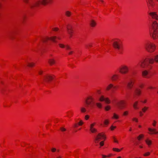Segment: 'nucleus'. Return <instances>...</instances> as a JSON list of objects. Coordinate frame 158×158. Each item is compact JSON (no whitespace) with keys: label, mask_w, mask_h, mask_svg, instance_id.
<instances>
[{"label":"nucleus","mask_w":158,"mask_h":158,"mask_svg":"<svg viewBox=\"0 0 158 158\" xmlns=\"http://www.w3.org/2000/svg\"><path fill=\"white\" fill-rule=\"evenodd\" d=\"M112 45L115 48L119 50L121 48L122 43L119 40H114L113 41Z\"/></svg>","instance_id":"nucleus-5"},{"label":"nucleus","mask_w":158,"mask_h":158,"mask_svg":"<svg viewBox=\"0 0 158 158\" xmlns=\"http://www.w3.org/2000/svg\"><path fill=\"white\" fill-rule=\"evenodd\" d=\"M136 119H137L136 118H133L132 119L133 121H135V120H136Z\"/></svg>","instance_id":"nucleus-55"},{"label":"nucleus","mask_w":158,"mask_h":158,"mask_svg":"<svg viewBox=\"0 0 158 158\" xmlns=\"http://www.w3.org/2000/svg\"><path fill=\"white\" fill-rule=\"evenodd\" d=\"M43 73V71H40L39 72V73L40 74H41Z\"/></svg>","instance_id":"nucleus-52"},{"label":"nucleus","mask_w":158,"mask_h":158,"mask_svg":"<svg viewBox=\"0 0 158 158\" xmlns=\"http://www.w3.org/2000/svg\"><path fill=\"white\" fill-rule=\"evenodd\" d=\"M77 126H78V125L77 124H75L74 125V127H77Z\"/></svg>","instance_id":"nucleus-54"},{"label":"nucleus","mask_w":158,"mask_h":158,"mask_svg":"<svg viewBox=\"0 0 158 158\" xmlns=\"http://www.w3.org/2000/svg\"><path fill=\"white\" fill-rule=\"evenodd\" d=\"M149 131L150 132V134H157L158 133V131H157L155 129H152L151 128H148Z\"/></svg>","instance_id":"nucleus-20"},{"label":"nucleus","mask_w":158,"mask_h":158,"mask_svg":"<svg viewBox=\"0 0 158 158\" xmlns=\"http://www.w3.org/2000/svg\"><path fill=\"white\" fill-rule=\"evenodd\" d=\"M89 47H92V45H91V44H89Z\"/></svg>","instance_id":"nucleus-61"},{"label":"nucleus","mask_w":158,"mask_h":158,"mask_svg":"<svg viewBox=\"0 0 158 158\" xmlns=\"http://www.w3.org/2000/svg\"><path fill=\"white\" fill-rule=\"evenodd\" d=\"M60 129L62 131H66V129L63 127H60Z\"/></svg>","instance_id":"nucleus-39"},{"label":"nucleus","mask_w":158,"mask_h":158,"mask_svg":"<svg viewBox=\"0 0 158 158\" xmlns=\"http://www.w3.org/2000/svg\"><path fill=\"white\" fill-rule=\"evenodd\" d=\"M89 118V115H87L85 116V119L86 120H87Z\"/></svg>","instance_id":"nucleus-43"},{"label":"nucleus","mask_w":158,"mask_h":158,"mask_svg":"<svg viewBox=\"0 0 158 158\" xmlns=\"http://www.w3.org/2000/svg\"><path fill=\"white\" fill-rule=\"evenodd\" d=\"M149 14L152 18L156 20L158 19V15L155 12H151Z\"/></svg>","instance_id":"nucleus-17"},{"label":"nucleus","mask_w":158,"mask_h":158,"mask_svg":"<svg viewBox=\"0 0 158 158\" xmlns=\"http://www.w3.org/2000/svg\"><path fill=\"white\" fill-rule=\"evenodd\" d=\"M34 64H35L34 63H28V66L30 67H33L34 65Z\"/></svg>","instance_id":"nucleus-35"},{"label":"nucleus","mask_w":158,"mask_h":158,"mask_svg":"<svg viewBox=\"0 0 158 158\" xmlns=\"http://www.w3.org/2000/svg\"><path fill=\"white\" fill-rule=\"evenodd\" d=\"M68 32L69 34H71L73 33V31L72 30V27L70 26H68L67 27Z\"/></svg>","instance_id":"nucleus-25"},{"label":"nucleus","mask_w":158,"mask_h":158,"mask_svg":"<svg viewBox=\"0 0 158 158\" xmlns=\"http://www.w3.org/2000/svg\"><path fill=\"white\" fill-rule=\"evenodd\" d=\"M113 150L114 151H116L118 152H120L121 150L120 149L115 148H113Z\"/></svg>","instance_id":"nucleus-37"},{"label":"nucleus","mask_w":158,"mask_h":158,"mask_svg":"<svg viewBox=\"0 0 158 158\" xmlns=\"http://www.w3.org/2000/svg\"><path fill=\"white\" fill-rule=\"evenodd\" d=\"M131 130H132L131 128H130L129 129V131H131Z\"/></svg>","instance_id":"nucleus-62"},{"label":"nucleus","mask_w":158,"mask_h":158,"mask_svg":"<svg viewBox=\"0 0 158 158\" xmlns=\"http://www.w3.org/2000/svg\"><path fill=\"white\" fill-rule=\"evenodd\" d=\"M138 102L136 101L133 104V106L135 109H138V107L137 106V105L138 104Z\"/></svg>","instance_id":"nucleus-30"},{"label":"nucleus","mask_w":158,"mask_h":158,"mask_svg":"<svg viewBox=\"0 0 158 158\" xmlns=\"http://www.w3.org/2000/svg\"><path fill=\"white\" fill-rule=\"evenodd\" d=\"M23 0L26 3L28 4L29 7L32 10H35L41 4L45 5L52 2V0H32L29 3V0Z\"/></svg>","instance_id":"nucleus-1"},{"label":"nucleus","mask_w":158,"mask_h":158,"mask_svg":"<svg viewBox=\"0 0 158 158\" xmlns=\"http://www.w3.org/2000/svg\"><path fill=\"white\" fill-rule=\"evenodd\" d=\"M116 128L115 127H114L113 126H112L111 127L110 129L111 130H113L114 129Z\"/></svg>","instance_id":"nucleus-46"},{"label":"nucleus","mask_w":158,"mask_h":158,"mask_svg":"<svg viewBox=\"0 0 158 158\" xmlns=\"http://www.w3.org/2000/svg\"><path fill=\"white\" fill-rule=\"evenodd\" d=\"M58 30V28H54L53 29V30L54 31H57Z\"/></svg>","instance_id":"nucleus-50"},{"label":"nucleus","mask_w":158,"mask_h":158,"mask_svg":"<svg viewBox=\"0 0 158 158\" xmlns=\"http://www.w3.org/2000/svg\"><path fill=\"white\" fill-rule=\"evenodd\" d=\"M119 72L123 74L127 73L129 71V68L126 65H123L119 68Z\"/></svg>","instance_id":"nucleus-6"},{"label":"nucleus","mask_w":158,"mask_h":158,"mask_svg":"<svg viewBox=\"0 0 158 158\" xmlns=\"http://www.w3.org/2000/svg\"><path fill=\"white\" fill-rule=\"evenodd\" d=\"M95 104L96 105V106L98 108H102V105L100 103H99V102L96 103L95 102Z\"/></svg>","instance_id":"nucleus-31"},{"label":"nucleus","mask_w":158,"mask_h":158,"mask_svg":"<svg viewBox=\"0 0 158 158\" xmlns=\"http://www.w3.org/2000/svg\"><path fill=\"white\" fill-rule=\"evenodd\" d=\"M59 46L61 48L65 47L67 49H71L70 47L68 45L65 46L62 44H59Z\"/></svg>","instance_id":"nucleus-23"},{"label":"nucleus","mask_w":158,"mask_h":158,"mask_svg":"<svg viewBox=\"0 0 158 158\" xmlns=\"http://www.w3.org/2000/svg\"><path fill=\"white\" fill-rule=\"evenodd\" d=\"M48 63L51 65L54 64L55 63V60L53 59H49L48 60Z\"/></svg>","instance_id":"nucleus-27"},{"label":"nucleus","mask_w":158,"mask_h":158,"mask_svg":"<svg viewBox=\"0 0 158 158\" xmlns=\"http://www.w3.org/2000/svg\"><path fill=\"white\" fill-rule=\"evenodd\" d=\"M104 123L105 125H107L109 123V121L107 120H106L104 122Z\"/></svg>","instance_id":"nucleus-41"},{"label":"nucleus","mask_w":158,"mask_h":158,"mask_svg":"<svg viewBox=\"0 0 158 158\" xmlns=\"http://www.w3.org/2000/svg\"><path fill=\"white\" fill-rule=\"evenodd\" d=\"M105 139L106 137L102 133H99L97 135L96 138H95V142L96 143H98L99 140L102 139Z\"/></svg>","instance_id":"nucleus-7"},{"label":"nucleus","mask_w":158,"mask_h":158,"mask_svg":"<svg viewBox=\"0 0 158 158\" xmlns=\"http://www.w3.org/2000/svg\"><path fill=\"white\" fill-rule=\"evenodd\" d=\"M136 94L137 95H139L141 94V91L140 89H136L135 91Z\"/></svg>","instance_id":"nucleus-26"},{"label":"nucleus","mask_w":158,"mask_h":158,"mask_svg":"<svg viewBox=\"0 0 158 158\" xmlns=\"http://www.w3.org/2000/svg\"><path fill=\"white\" fill-rule=\"evenodd\" d=\"M125 102L124 101H121L116 103V105L119 109H122L124 107Z\"/></svg>","instance_id":"nucleus-9"},{"label":"nucleus","mask_w":158,"mask_h":158,"mask_svg":"<svg viewBox=\"0 0 158 158\" xmlns=\"http://www.w3.org/2000/svg\"><path fill=\"white\" fill-rule=\"evenodd\" d=\"M139 147L141 148H143V147L141 146H139Z\"/></svg>","instance_id":"nucleus-63"},{"label":"nucleus","mask_w":158,"mask_h":158,"mask_svg":"<svg viewBox=\"0 0 158 158\" xmlns=\"http://www.w3.org/2000/svg\"><path fill=\"white\" fill-rule=\"evenodd\" d=\"M145 142L149 146L151 145L152 143V141L148 139L145 140Z\"/></svg>","instance_id":"nucleus-28"},{"label":"nucleus","mask_w":158,"mask_h":158,"mask_svg":"<svg viewBox=\"0 0 158 158\" xmlns=\"http://www.w3.org/2000/svg\"><path fill=\"white\" fill-rule=\"evenodd\" d=\"M86 107L88 109L93 108L95 103V99L92 96H88L85 99Z\"/></svg>","instance_id":"nucleus-3"},{"label":"nucleus","mask_w":158,"mask_h":158,"mask_svg":"<svg viewBox=\"0 0 158 158\" xmlns=\"http://www.w3.org/2000/svg\"><path fill=\"white\" fill-rule=\"evenodd\" d=\"M83 122L81 120L78 123V124L79 125H81L83 124Z\"/></svg>","instance_id":"nucleus-44"},{"label":"nucleus","mask_w":158,"mask_h":158,"mask_svg":"<svg viewBox=\"0 0 158 158\" xmlns=\"http://www.w3.org/2000/svg\"><path fill=\"white\" fill-rule=\"evenodd\" d=\"M150 152H147L146 153H145L144 154H143V155L144 156H148L150 155Z\"/></svg>","instance_id":"nucleus-40"},{"label":"nucleus","mask_w":158,"mask_h":158,"mask_svg":"<svg viewBox=\"0 0 158 158\" xmlns=\"http://www.w3.org/2000/svg\"><path fill=\"white\" fill-rule=\"evenodd\" d=\"M119 116L118 115L116 114L115 113L114 114L113 118H114L117 119L118 118Z\"/></svg>","instance_id":"nucleus-34"},{"label":"nucleus","mask_w":158,"mask_h":158,"mask_svg":"<svg viewBox=\"0 0 158 158\" xmlns=\"http://www.w3.org/2000/svg\"><path fill=\"white\" fill-rule=\"evenodd\" d=\"M142 75L144 77L149 78L148 71L147 70H145L142 72Z\"/></svg>","instance_id":"nucleus-19"},{"label":"nucleus","mask_w":158,"mask_h":158,"mask_svg":"<svg viewBox=\"0 0 158 158\" xmlns=\"http://www.w3.org/2000/svg\"><path fill=\"white\" fill-rule=\"evenodd\" d=\"M143 137V135L141 134L139 135V136L137 137V139L138 140H140L141 138Z\"/></svg>","instance_id":"nucleus-36"},{"label":"nucleus","mask_w":158,"mask_h":158,"mask_svg":"<svg viewBox=\"0 0 158 158\" xmlns=\"http://www.w3.org/2000/svg\"><path fill=\"white\" fill-rule=\"evenodd\" d=\"M133 83H134L132 80H131L127 83V86L129 89H131L133 85Z\"/></svg>","instance_id":"nucleus-16"},{"label":"nucleus","mask_w":158,"mask_h":158,"mask_svg":"<svg viewBox=\"0 0 158 158\" xmlns=\"http://www.w3.org/2000/svg\"><path fill=\"white\" fill-rule=\"evenodd\" d=\"M89 24L91 27H94L96 25V23L94 20L92 19L90 21Z\"/></svg>","instance_id":"nucleus-22"},{"label":"nucleus","mask_w":158,"mask_h":158,"mask_svg":"<svg viewBox=\"0 0 158 158\" xmlns=\"http://www.w3.org/2000/svg\"><path fill=\"white\" fill-rule=\"evenodd\" d=\"M119 75L117 74H114L111 77V79L113 81H116L118 79Z\"/></svg>","instance_id":"nucleus-21"},{"label":"nucleus","mask_w":158,"mask_h":158,"mask_svg":"<svg viewBox=\"0 0 158 158\" xmlns=\"http://www.w3.org/2000/svg\"><path fill=\"white\" fill-rule=\"evenodd\" d=\"M57 38L56 37V36H53L51 37L50 38L49 37H46L44 38V39L43 40V42H45L47 40H50L52 41L55 42H57V41H56V39Z\"/></svg>","instance_id":"nucleus-12"},{"label":"nucleus","mask_w":158,"mask_h":158,"mask_svg":"<svg viewBox=\"0 0 158 158\" xmlns=\"http://www.w3.org/2000/svg\"><path fill=\"white\" fill-rule=\"evenodd\" d=\"M148 5L149 8L150 6L152 7L153 6L154 4L153 0H148Z\"/></svg>","instance_id":"nucleus-24"},{"label":"nucleus","mask_w":158,"mask_h":158,"mask_svg":"<svg viewBox=\"0 0 158 158\" xmlns=\"http://www.w3.org/2000/svg\"><path fill=\"white\" fill-rule=\"evenodd\" d=\"M139 87L141 88H142L143 87V85L142 84H141L139 85Z\"/></svg>","instance_id":"nucleus-53"},{"label":"nucleus","mask_w":158,"mask_h":158,"mask_svg":"<svg viewBox=\"0 0 158 158\" xmlns=\"http://www.w3.org/2000/svg\"><path fill=\"white\" fill-rule=\"evenodd\" d=\"M114 141V142L118 143V141L114 137H113Z\"/></svg>","instance_id":"nucleus-48"},{"label":"nucleus","mask_w":158,"mask_h":158,"mask_svg":"<svg viewBox=\"0 0 158 158\" xmlns=\"http://www.w3.org/2000/svg\"><path fill=\"white\" fill-rule=\"evenodd\" d=\"M104 141H102L100 143V144L101 146H102L104 145Z\"/></svg>","instance_id":"nucleus-45"},{"label":"nucleus","mask_w":158,"mask_h":158,"mask_svg":"<svg viewBox=\"0 0 158 158\" xmlns=\"http://www.w3.org/2000/svg\"><path fill=\"white\" fill-rule=\"evenodd\" d=\"M96 125V123L94 122L90 124L89 126V130L92 133H95L97 132V130L94 127Z\"/></svg>","instance_id":"nucleus-8"},{"label":"nucleus","mask_w":158,"mask_h":158,"mask_svg":"<svg viewBox=\"0 0 158 158\" xmlns=\"http://www.w3.org/2000/svg\"><path fill=\"white\" fill-rule=\"evenodd\" d=\"M150 35L154 39H156L158 37V31L157 30H153V32H151Z\"/></svg>","instance_id":"nucleus-10"},{"label":"nucleus","mask_w":158,"mask_h":158,"mask_svg":"<svg viewBox=\"0 0 158 158\" xmlns=\"http://www.w3.org/2000/svg\"><path fill=\"white\" fill-rule=\"evenodd\" d=\"M152 27L153 30H157L158 27V24L156 21H152Z\"/></svg>","instance_id":"nucleus-14"},{"label":"nucleus","mask_w":158,"mask_h":158,"mask_svg":"<svg viewBox=\"0 0 158 158\" xmlns=\"http://www.w3.org/2000/svg\"><path fill=\"white\" fill-rule=\"evenodd\" d=\"M69 35H70V37H71L72 36V33H71V34H69Z\"/></svg>","instance_id":"nucleus-57"},{"label":"nucleus","mask_w":158,"mask_h":158,"mask_svg":"<svg viewBox=\"0 0 158 158\" xmlns=\"http://www.w3.org/2000/svg\"><path fill=\"white\" fill-rule=\"evenodd\" d=\"M135 121L136 122H138V119L137 118L136 119V120H135Z\"/></svg>","instance_id":"nucleus-59"},{"label":"nucleus","mask_w":158,"mask_h":158,"mask_svg":"<svg viewBox=\"0 0 158 158\" xmlns=\"http://www.w3.org/2000/svg\"><path fill=\"white\" fill-rule=\"evenodd\" d=\"M105 109L106 110H108L110 109V107L109 106H107L106 107Z\"/></svg>","instance_id":"nucleus-38"},{"label":"nucleus","mask_w":158,"mask_h":158,"mask_svg":"<svg viewBox=\"0 0 158 158\" xmlns=\"http://www.w3.org/2000/svg\"><path fill=\"white\" fill-rule=\"evenodd\" d=\"M99 100L101 102L104 101L105 102L107 103H110V100L109 98H105L103 96H101L99 98Z\"/></svg>","instance_id":"nucleus-13"},{"label":"nucleus","mask_w":158,"mask_h":158,"mask_svg":"<svg viewBox=\"0 0 158 158\" xmlns=\"http://www.w3.org/2000/svg\"><path fill=\"white\" fill-rule=\"evenodd\" d=\"M73 53V51H71L70 52H69V55H71Z\"/></svg>","instance_id":"nucleus-51"},{"label":"nucleus","mask_w":158,"mask_h":158,"mask_svg":"<svg viewBox=\"0 0 158 158\" xmlns=\"http://www.w3.org/2000/svg\"><path fill=\"white\" fill-rule=\"evenodd\" d=\"M100 1L102 2H104L102 0H100Z\"/></svg>","instance_id":"nucleus-64"},{"label":"nucleus","mask_w":158,"mask_h":158,"mask_svg":"<svg viewBox=\"0 0 158 158\" xmlns=\"http://www.w3.org/2000/svg\"><path fill=\"white\" fill-rule=\"evenodd\" d=\"M128 111H125L123 113V115H127L128 114Z\"/></svg>","instance_id":"nucleus-42"},{"label":"nucleus","mask_w":158,"mask_h":158,"mask_svg":"<svg viewBox=\"0 0 158 158\" xmlns=\"http://www.w3.org/2000/svg\"><path fill=\"white\" fill-rule=\"evenodd\" d=\"M148 109V107L145 106L142 109V110L143 112H145Z\"/></svg>","instance_id":"nucleus-33"},{"label":"nucleus","mask_w":158,"mask_h":158,"mask_svg":"<svg viewBox=\"0 0 158 158\" xmlns=\"http://www.w3.org/2000/svg\"><path fill=\"white\" fill-rule=\"evenodd\" d=\"M156 123V121H154V123H153L152 125L154 126H155Z\"/></svg>","instance_id":"nucleus-47"},{"label":"nucleus","mask_w":158,"mask_h":158,"mask_svg":"<svg viewBox=\"0 0 158 158\" xmlns=\"http://www.w3.org/2000/svg\"><path fill=\"white\" fill-rule=\"evenodd\" d=\"M53 79V77L52 76H47L44 77V80L45 81L48 82Z\"/></svg>","instance_id":"nucleus-15"},{"label":"nucleus","mask_w":158,"mask_h":158,"mask_svg":"<svg viewBox=\"0 0 158 158\" xmlns=\"http://www.w3.org/2000/svg\"><path fill=\"white\" fill-rule=\"evenodd\" d=\"M141 102L143 103H145L146 102H147V100L145 99L143 101H141Z\"/></svg>","instance_id":"nucleus-49"},{"label":"nucleus","mask_w":158,"mask_h":158,"mask_svg":"<svg viewBox=\"0 0 158 158\" xmlns=\"http://www.w3.org/2000/svg\"><path fill=\"white\" fill-rule=\"evenodd\" d=\"M149 88L150 89H153V87H151H151H149Z\"/></svg>","instance_id":"nucleus-60"},{"label":"nucleus","mask_w":158,"mask_h":158,"mask_svg":"<svg viewBox=\"0 0 158 158\" xmlns=\"http://www.w3.org/2000/svg\"><path fill=\"white\" fill-rule=\"evenodd\" d=\"M80 110L81 112L82 113H85L87 111L85 106H82L80 107Z\"/></svg>","instance_id":"nucleus-18"},{"label":"nucleus","mask_w":158,"mask_h":158,"mask_svg":"<svg viewBox=\"0 0 158 158\" xmlns=\"http://www.w3.org/2000/svg\"><path fill=\"white\" fill-rule=\"evenodd\" d=\"M140 116H142V115H143V114H142V112H140Z\"/></svg>","instance_id":"nucleus-58"},{"label":"nucleus","mask_w":158,"mask_h":158,"mask_svg":"<svg viewBox=\"0 0 158 158\" xmlns=\"http://www.w3.org/2000/svg\"><path fill=\"white\" fill-rule=\"evenodd\" d=\"M144 47L147 51L152 53L155 51L156 46L154 43L148 41L145 44Z\"/></svg>","instance_id":"nucleus-4"},{"label":"nucleus","mask_w":158,"mask_h":158,"mask_svg":"<svg viewBox=\"0 0 158 158\" xmlns=\"http://www.w3.org/2000/svg\"><path fill=\"white\" fill-rule=\"evenodd\" d=\"M51 151L52 152H54L57 151V152H59V150H57L56 148H51Z\"/></svg>","instance_id":"nucleus-32"},{"label":"nucleus","mask_w":158,"mask_h":158,"mask_svg":"<svg viewBox=\"0 0 158 158\" xmlns=\"http://www.w3.org/2000/svg\"><path fill=\"white\" fill-rule=\"evenodd\" d=\"M154 60L158 63V55L155 56L154 60L152 58H148L147 60L144 59L142 60L140 63V66L142 68L150 69L151 68V66L150 64H153L154 62Z\"/></svg>","instance_id":"nucleus-2"},{"label":"nucleus","mask_w":158,"mask_h":158,"mask_svg":"<svg viewBox=\"0 0 158 158\" xmlns=\"http://www.w3.org/2000/svg\"><path fill=\"white\" fill-rule=\"evenodd\" d=\"M102 156H103L102 158H105L106 157V156L104 155H102Z\"/></svg>","instance_id":"nucleus-56"},{"label":"nucleus","mask_w":158,"mask_h":158,"mask_svg":"<svg viewBox=\"0 0 158 158\" xmlns=\"http://www.w3.org/2000/svg\"><path fill=\"white\" fill-rule=\"evenodd\" d=\"M113 88L112 90V91L113 92H114V89H116V86H114V85L111 83H110L106 87V89L107 90H109L111 88Z\"/></svg>","instance_id":"nucleus-11"},{"label":"nucleus","mask_w":158,"mask_h":158,"mask_svg":"<svg viewBox=\"0 0 158 158\" xmlns=\"http://www.w3.org/2000/svg\"><path fill=\"white\" fill-rule=\"evenodd\" d=\"M65 14L67 16L69 17L71 15L72 13L69 11H67L65 12Z\"/></svg>","instance_id":"nucleus-29"}]
</instances>
